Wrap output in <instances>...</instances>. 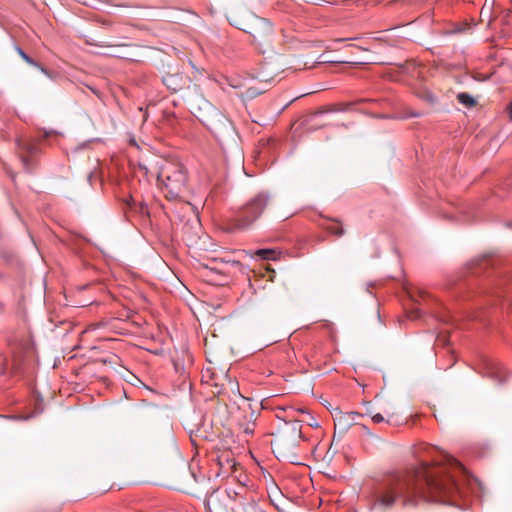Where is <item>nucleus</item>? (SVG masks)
I'll use <instances>...</instances> for the list:
<instances>
[{
  "label": "nucleus",
  "instance_id": "obj_18",
  "mask_svg": "<svg viewBox=\"0 0 512 512\" xmlns=\"http://www.w3.org/2000/svg\"><path fill=\"white\" fill-rule=\"evenodd\" d=\"M372 421L374 423H381V422L384 421V417L380 413H377V414L372 416Z\"/></svg>",
  "mask_w": 512,
  "mask_h": 512
},
{
  "label": "nucleus",
  "instance_id": "obj_9",
  "mask_svg": "<svg viewBox=\"0 0 512 512\" xmlns=\"http://www.w3.org/2000/svg\"><path fill=\"white\" fill-rule=\"evenodd\" d=\"M181 78L178 75H167L163 78L164 84L172 91H178L180 89Z\"/></svg>",
  "mask_w": 512,
  "mask_h": 512
},
{
  "label": "nucleus",
  "instance_id": "obj_22",
  "mask_svg": "<svg viewBox=\"0 0 512 512\" xmlns=\"http://www.w3.org/2000/svg\"><path fill=\"white\" fill-rule=\"evenodd\" d=\"M506 226H507V227H509V228H512V221H508V222L506 223Z\"/></svg>",
  "mask_w": 512,
  "mask_h": 512
},
{
  "label": "nucleus",
  "instance_id": "obj_8",
  "mask_svg": "<svg viewBox=\"0 0 512 512\" xmlns=\"http://www.w3.org/2000/svg\"><path fill=\"white\" fill-rule=\"evenodd\" d=\"M125 206L130 212L138 214L141 217L149 216V209L147 203L144 201L136 200L134 197L129 196L125 201Z\"/></svg>",
  "mask_w": 512,
  "mask_h": 512
},
{
  "label": "nucleus",
  "instance_id": "obj_2",
  "mask_svg": "<svg viewBox=\"0 0 512 512\" xmlns=\"http://www.w3.org/2000/svg\"><path fill=\"white\" fill-rule=\"evenodd\" d=\"M472 273L487 272L482 287V295L492 305H500L502 309L512 302V270L507 267H496L492 259L481 256L468 263Z\"/></svg>",
  "mask_w": 512,
  "mask_h": 512
},
{
  "label": "nucleus",
  "instance_id": "obj_4",
  "mask_svg": "<svg viewBox=\"0 0 512 512\" xmlns=\"http://www.w3.org/2000/svg\"><path fill=\"white\" fill-rule=\"evenodd\" d=\"M158 182L165 197L169 200L180 199L187 188V169L176 161H166L158 172Z\"/></svg>",
  "mask_w": 512,
  "mask_h": 512
},
{
  "label": "nucleus",
  "instance_id": "obj_20",
  "mask_svg": "<svg viewBox=\"0 0 512 512\" xmlns=\"http://www.w3.org/2000/svg\"><path fill=\"white\" fill-rule=\"evenodd\" d=\"M508 113H509V118L512 121V102L509 104Z\"/></svg>",
  "mask_w": 512,
  "mask_h": 512
},
{
  "label": "nucleus",
  "instance_id": "obj_12",
  "mask_svg": "<svg viewBox=\"0 0 512 512\" xmlns=\"http://www.w3.org/2000/svg\"><path fill=\"white\" fill-rule=\"evenodd\" d=\"M17 145L19 148L27 151L29 154H35L37 151V147L32 143H23L20 139L17 140Z\"/></svg>",
  "mask_w": 512,
  "mask_h": 512
},
{
  "label": "nucleus",
  "instance_id": "obj_13",
  "mask_svg": "<svg viewBox=\"0 0 512 512\" xmlns=\"http://www.w3.org/2000/svg\"><path fill=\"white\" fill-rule=\"evenodd\" d=\"M331 234H334L336 236H342L344 234V230L342 226L335 222L328 226L327 228Z\"/></svg>",
  "mask_w": 512,
  "mask_h": 512
},
{
  "label": "nucleus",
  "instance_id": "obj_23",
  "mask_svg": "<svg viewBox=\"0 0 512 512\" xmlns=\"http://www.w3.org/2000/svg\"><path fill=\"white\" fill-rule=\"evenodd\" d=\"M497 373L495 371L491 372V377H496Z\"/></svg>",
  "mask_w": 512,
  "mask_h": 512
},
{
  "label": "nucleus",
  "instance_id": "obj_10",
  "mask_svg": "<svg viewBox=\"0 0 512 512\" xmlns=\"http://www.w3.org/2000/svg\"><path fill=\"white\" fill-rule=\"evenodd\" d=\"M459 103L467 108H471L476 104V100L468 93L462 92L457 95Z\"/></svg>",
  "mask_w": 512,
  "mask_h": 512
},
{
  "label": "nucleus",
  "instance_id": "obj_21",
  "mask_svg": "<svg viewBox=\"0 0 512 512\" xmlns=\"http://www.w3.org/2000/svg\"><path fill=\"white\" fill-rule=\"evenodd\" d=\"M244 431H245V433H247V434H252L254 430H253V428H250V427H249V425H247V427L245 428V430H244Z\"/></svg>",
  "mask_w": 512,
  "mask_h": 512
},
{
  "label": "nucleus",
  "instance_id": "obj_5",
  "mask_svg": "<svg viewBox=\"0 0 512 512\" xmlns=\"http://www.w3.org/2000/svg\"><path fill=\"white\" fill-rule=\"evenodd\" d=\"M271 196L268 192H259L251 198L234 216L233 228L245 230L249 228L264 212Z\"/></svg>",
  "mask_w": 512,
  "mask_h": 512
},
{
  "label": "nucleus",
  "instance_id": "obj_17",
  "mask_svg": "<svg viewBox=\"0 0 512 512\" xmlns=\"http://www.w3.org/2000/svg\"><path fill=\"white\" fill-rule=\"evenodd\" d=\"M307 415H309V420H307V424L311 427H319V423L316 421V419L310 415L309 413H307Z\"/></svg>",
  "mask_w": 512,
  "mask_h": 512
},
{
  "label": "nucleus",
  "instance_id": "obj_11",
  "mask_svg": "<svg viewBox=\"0 0 512 512\" xmlns=\"http://www.w3.org/2000/svg\"><path fill=\"white\" fill-rule=\"evenodd\" d=\"M17 52L26 63H28L31 66L40 68L44 73H46L44 68L40 67V65L36 61H34L29 55H27L21 48L18 47Z\"/></svg>",
  "mask_w": 512,
  "mask_h": 512
},
{
  "label": "nucleus",
  "instance_id": "obj_6",
  "mask_svg": "<svg viewBox=\"0 0 512 512\" xmlns=\"http://www.w3.org/2000/svg\"><path fill=\"white\" fill-rule=\"evenodd\" d=\"M251 22L242 23L237 20L231 21V24L236 26L238 29L249 33L254 41L259 45H268L272 42L273 38V26L270 21L265 18L249 15Z\"/></svg>",
  "mask_w": 512,
  "mask_h": 512
},
{
  "label": "nucleus",
  "instance_id": "obj_1",
  "mask_svg": "<svg viewBox=\"0 0 512 512\" xmlns=\"http://www.w3.org/2000/svg\"><path fill=\"white\" fill-rule=\"evenodd\" d=\"M433 464L437 467H430L423 461L417 468L387 474L371 495L370 510L386 512L396 504L404 508L415 507L422 501L455 504L457 496L464 495L455 473L466 477V469L448 454Z\"/></svg>",
  "mask_w": 512,
  "mask_h": 512
},
{
  "label": "nucleus",
  "instance_id": "obj_19",
  "mask_svg": "<svg viewBox=\"0 0 512 512\" xmlns=\"http://www.w3.org/2000/svg\"><path fill=\"white\" fill-rule=\"evenodd\" d=\"M17 349H18V347H17V348H14V351H13V353H14V358H15V360H17V361H18V360L20 361V360H21V358H22V355H21L20 351H17Z\"/></svg>",
  "mask_w": 512,
  "mask_h": 512
},
{
  "label": "nucleus",
  "instance_id": "obj_3",
  "mask_svg": "<svg viewBox=\"0 0 512 512\" xmlns=\"http://www.w3.org/2000/svg\"><path fill=\"white\" fill-rule=\"evenodd\" d=\"M306 413L303 409H294L293 407L276 408V418L283 421V426L279 428L272 441L273 452L277 454V458L289 459L295 455L303 434L300 420L294 418V413Z\"/></svg>",
  "mask_w": 512,
  "mask_h": 512
},
{
  "label": "nucleus",
  "instance_id": "obj_24",
  "mask_svg": "<svg viewBox=\"0 0 512 512\" xmlns=\"http://www.w3.org/2000/svg\"><path fill=\"white\" fill-rule=\"evenodd\" d=\"M413 116L414 117H418V116H420V114L419 113H415V114H413Z\"/></svg>",
  "mask_w": 512,
  "mask_h": 512
},
{
  "label": "nucleus",
  "instance_id": "obj_14",
  "mask_svg": "<svg viewBox=\"0 0 512 512\" xmlns=\"http://www.w3.org/2000/svg\"><path fill=\"white\" fill-rule=\"evenodd\" d=\"M274 251L271 249H259L256 251V255L263 260H270L273 258Z\"/></svg>",
  "mask_w": 512,
  "mask_h": 512
},
{
  "label": "nucleus",
  "instance_id": "obj_7",
  "mask_svg": "<svg viewBox=\"0 0 512 512\" xmlns=\"http://www.w3.org/2000/svg\"><path fill=\"white\" fill-rule=\"evenodd\" d=\"M212 116L201 120L203 124L215 135L220 143L235 140L237 134L235 128L225 115L212 109Z\"/></svg>",
  "mask_w": 512,
  "mask_h": 512
},
{
  "label": "nucleus",
  "instance_id": "obj_16",
  "mask_svg": "<svg viewBox=\"0 0 512 512\" xmlns=\"http://www.w3.org/2000/svg\"><path fill=\"white\" fill-rule=\"evenodd\" d=\"M262 92H263L262 90H259L256 87H250L247 89L246 95H247V97L253 98V97L260 95Z\"/></svg>",
  "mask_w": 512,
  "mask_h": 512
},
{
  "label": "nucleus",
  "instance_id": "obj_15",
  "mask_svg": "<svg viewBox=\"0 0 512 512\" xmlns=\"http://www.w3.org/2000/svg\"><path fill=\"white\" fill-rule=\"evenodd\" d=\"M23 350V358H28L33 355V346L28 342L24 344Z\"/></svg>",
  "mask_w": 512,
  "mask_h": 512
}]
</instances>
